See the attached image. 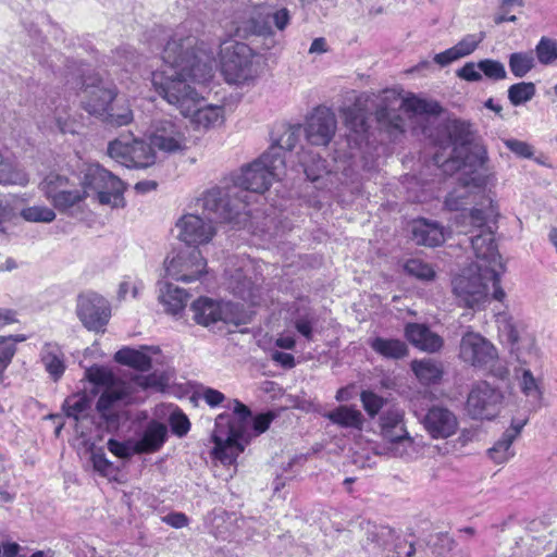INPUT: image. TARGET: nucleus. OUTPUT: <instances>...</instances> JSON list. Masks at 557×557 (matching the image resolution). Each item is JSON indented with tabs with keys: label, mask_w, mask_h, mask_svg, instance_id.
Wrapping results in <instances>:
<instances>
[{
	"label": "nucleus",
	"mask_w": 557,
	"mask_h": 557,
	"mask_svg": "<svg viewBox=\"0 0 557 557\" xmlns=\"http://www.w3.org/2000/svg\"><path fill=\"white\" fill-rule=\"evenodd\" d=\"M457 75L468 82H479L482 79V74L478 67V63L475 64L473 62L466 63L457 71Z\"/></svg>",
	"instance_id": "obj_60"
},
{
	"label": "nucleus",
	"mask_w": 557,
	"mask_h": 557,
	"mask_svg": "<svg viewBox=\"0 0 557 557\" xmlns=\"http://www.w3.org/2000/svg\"><path fill=\"white\" fill-rule=\"evenodd\" d=\"M252 271L250 261H246L240 269L231 275L228 287L234 295L238 296L245 302L256 305L259 298V287L251 281L248 273Z\"/></svg>",
	"instance_id": "obj_22"
},
{
	"label": "nucleus",
	"mask_w": 557,
	"mask_h": 557,
	"mask_svg": "<svg viewBox=\"0 0 557 557\" xmlns=\"http://www.w3.org/2000/svg\"><path fill=\"white\" fill-rule=\"evenodd\" d=\"M417 453L413 440L408 435H404L401 438H396L386 443L384 454L391 457L397 458H412Z\"/></svg>",
	"instance_id": "obj_39"
},
{
	"label": "nucleus",
	"mask_w": 557,
	"mask_h": 557,
	"mask_svg": "<svg viewBox=\"0 0 557 557\" xmlns=\"http://www.w3.org/2000/svg\"><path fill=\"white\" fill-rule=\"evenodd\" d=\"M168 440V428L164 423L152 420L147 423L139 438L135 442L137 454H151L161 449Z\"/></svg>",
	"instance_id": "obj_23"
},
{
	"label": "nucleus",
	"mask_w": 557,
	"mask_h": 557,
	"mask_svg": "<svg viewBox=\"0 0 557 557\" xmlns=\"http://www.w3.org/2000/svg\"><path fill=\"white\" fill-rule=\"evenodd\" d=\"M504 144L511 152L518 157L531 158L534 154L533 147L525 141L510 138L505 139Z\"/></svg>",
	"instance_id": "obj_56"
},
{
	"label": "nucleus",
	"mask_w": 557,
	"mask_h": 557,
	"mask_svg": "<svg viewBox=\"0 0 557 557\" xmlns=\"http://www.w3.org/2000/svg\"><path fill=\"white\" fill-rule=\"evenodd\" d=\"M360 398L364 410L370 417H374L384 405V399L370 391L362 392Z\"/></svg>",
	"instance_id": "obj_55"
},
{
	"label": "nucleus",
	"mask_w": 557,
	"mask_h": 557,
	"mask_svg": "<svg viewBox=\"0 0 557 557\" xmlns=\"http://www.w3.org/2000/svg\"><path fill=\"white\" fill-rule=\"evenodd\" d=\"M424 426L434 438H447L458 430L457 417L443 407L431 408L425 418Z\"/></svg>",
	"instance_id": "obj_20"
},
{
	"label": "nucleus",
	"mask_w": 557,
	"mask_h": 557,
	"mask_svg": "<svg viewBox=\"0 0 557 557\" xmlns=\"http://www.w3.org/2000/svg\"><path fill=\"white\" fill-rule=\"evenodd\" d=\"M275 346L286 350L294 349L296 346L295 336L289 332H283L277 335Z\"/></svg>",
	"instance_id": "obj_64"
},
{
	"label": "nucleus",
	"mask_w": 557,
	"mask_h": 557,
	"mask_svg": "<svg viewBox=\"0 0 557 557\" xmlns=\"http://www.w3.org/2000/svg\"><path fill=\"white\" fill-rule=\"evenodd\" d=\"M458 358L466 364L487 371L499 380L509 376L507 363L499 359L496 346L479 332L466 331L459 343Z\"/></svg>",
	"instance_id": "obj_8"
},
{
	"label": "nucleus",
	"mask_w": 557,
	"mask_h": 557,
	"mask_svg": "<svg viewBox=\"0 0 557 557\" xmlns=\"http://www.w3.org/2000/svg\"><path fill=\"white\" fill-rule=\"evenodd\" d=\"M91 462L95 471L108 479H115L117 469L109 461L101 450L92 451Z\"/></svg>",
	"instance_id": "obj_49"
},
{
	"label": "nucleus",
	"mask_w": 557,
	"mask_h": 557,
	"mask_svg": "<svg viewBox=\"0 0 557 557\" xmlns=\"http://www.w3.org/2000/svg\"><path fill=\"white\" fill-rule=\"evenodd\" d=\"M153 149L164 154L183 153L188 148V139L183 127L172 120H157L148 134Z\"/></svg>",
	"instance_id": "obj_14"
},
{
	"label": "nucleus",
	"mask_w": 557,
	"mask_h": 557,
	"mask_svg": "<svg viewBox=\"0 0 557 557\" xmlns=\"http://www.w3.org/2000/svg\"><path fill=\"white\" fill-rule=\"evenodd\" d=\"M134 120V113L129 101L124 97H117L109 104L102 121L113 127L129 125Z\"/></svg>",
	"instance_id": "obj_30"
},
{
	"label": "nucleus",
	"mask_w": 557,
	"mask_h": 557,
	"mask_svg": "<svg viewBox=\"0 0 557 557\" xmlns=\"http://www.w3.org/2000/svg\"><path fill=\"white\" fill-rule=\"evenodd\" d=\"M215 223L210 215L184 214L176 222L177 237L188 246L207 245L216 234Z\"/></svg>",
	"instance_id": "obj_15"
},
{
	"label": "nucleus",
	"mask_w": 557,
	"mask_h": 557,
	"mask_svg": "<svg viewBox=\"0 0 557 557\" xmlns=\"http://www.w3.org/2000/svg\"><path fill=\"white\" fill-rule=\"evenodd\" d=\"M499 216L492 198L482 208H473L462 216L461 232L479 233L471 238L476 261L463 269L451 281L453 294L460 306L483 309L491 299L504 302L507 295L500 285L505 263L498 252L494 234Z\"/></svg>",
	"instance_id": "obj_2"
},
{
	"label": "nucleus",
	"mask_w": 557,
	"mask_h": 557,
	"mask_svg": "<svg viewBox=\"0 0 557 557\" xmlns=\"http://www.w3.org/2000/svg\"><path fill=\"white\" fill-rule=\"evenodd\" d=\"M485 33L467 34L456 45L443 52L436 53L433 58L434 62L440 66H446L462 58L472 54L484 40Z\"/></svg>",
	"instance_id": "obj_21"
},
{
	"label": "nucleus",
	"mask_w": 557,
	"mask_h": 557,
	"mask_svg": "<svg viewBox=\"0 0 557 557\" xmlns=\"http://www.w3.org/2000/svg\"><path fill=\"white\" fill-rule=\"evenodd\" d=\"M284 174V158L276 150H270L242 169L235 184L246 190L261 194L269 189L274 180H280Z\"/></svg>",
	"instance_id": "obj_11"
},
{
	"label": "nucleus",
	"mask_w": 557,
	"mask_h": 557,
	"mask_svg": "<svg viewBox=\"0 0 557 557\" xmlns=\"http://www.w3.org/2000/svg\"><path fill=\"white\" fill-rule=\"evenodd\" d=\"M213 78L212 51L195 37H173L162 52L160 69L151 74L154 91L188 121L195 131H209L225 121V107L202 96Z\"/></svg>",
	"instance_id": "obj_1"
},
{
	"label": "nucleus",
	"mask_w": 557,
	"mask_h": 557,
	"mask_svg": "<svg viewBox=\"0 0 557 557\" xmlns=\"http://www.w3.org/2000/svg\"><path fill=\"white\" fill-rule=\"evenodd\" d=\"M143 288L144 284L141 281L135 277L126 276L120 283L119 297L121 299H126L129 296L132 298H136Z\"/></svg>",
	"instance_id": "obj_54"
},
{
	"label": "nucleus",
	"mask_w": 557,
	"mask_h": 557,
	"mask_svg": "<svg viewBox=\"0 0 557 557\" xmlns=\"http://www.w3.org/2000/svg\"><path fill=\"white\" fill-rule=\"evenodd\" d=\"M336 127L334 112L327 108H317L308 117L304 132L310 145L326 146L334 137Z\"/></svg>",
	"instance_id": "obj_17"
},
{
	"label": "nucleus",
	"mask_w": 557,
	"mask_h": 557,
	"mask_svg": "<svg viewBox=\"0 0 557 557\" xmlns=\"http://www.w3.org/2000/svg\"><path fill=\"white\" fill-rule=\"evenodd\" d=\"M534 51L540 64L552 65L557 61V40L543 36L536 44Z\"/></svg>",
	"instance_id": "obj_41"
},
{
	"label": "nucleus",
	"mask_w": 557,
	"mask_h": 557,
	"mask_svg": "<svg viewBox=\"0 0 557 557\" xmlns=\"http://www.w3.org/2000/svg\"><path fill=\"white\" fill-rule=\"evenodd\" d=\"M324 417L334 424L346 429L361 430L364 423L361 411L351 406H339L324 413Z\"/></svg>",
	"instance_id": "obj_32"
},
{
	"label": "nucleus",
	"mask_w": 557,
	"mask_h": 557,
	"mask_svg": "<svg viewBox=\"0 0 557 557\" xmlns=\"http://www.w3.org/2000/svg\"><path fill=\"white\" fill-rule=\"evenodd\" d=\"M404 413L398 409H391L385 411L380 418L381 435L386 443L396 438H401L408 434L404 423Z\"/></svg>",
	"instance_id": "obj_31"
},
{
	"label": "nucleus",
	"mask_w": 557,
	"mask_h": 557,
	"mask_svg": "<svg viewBox=\"0 0 557 557\" xmlns=\"http://www.w3.org/2000/svg\"><path fill=\"white\" fill-rule=\"evenodd\" d=\"M412 237L418 245L434 247L445 240V233L438 224L419 220L412 225Z\"/></svg>",
	"instance_id": "obj_28"
},
{
	"label": "nucleus",
	"mask_w": 557,
	"mask_h": 557,
	"mask_svg": "<svg viewBox=\"0 0 557 557\" xmlns=\"http://www.w3.org/2000/svg\"><path fill=\"white\" fill-rule=\"evenodd\" d=\"M169 422L173 434L178 437H183L189 432L190 422L178 409H175L170 413Z\"/></svg>",
	"instance_id": "obj_53"
},
{
	"label": "nucleus",
	"mask_w": 557,
	"mask_h": 557,
	"mask_svg": "<svg viewBox=\"0 0 557 557\" xmlns=\"http://www.w3.org/2000/svg\"><path fill=\"white\" fill-rule=\"evenodd\" d=\"M158 299L168 314L181 317L189 300V294L172 283L161 282Z\"/></svg>",
	"instance_id": "obj_24"
},
{
	"label": "nucleus",
	"mask_w": 557,
	"mask_h": 557,
	"mask_svg": "<svg viewBox=\"0 0 557 557\" xmlns=\"http://www.w3.org/2000/svg\"><path fill=\"white\" fill-rule=\"evenodd\" d=\"M75 180L59 173H49L39 184V189L52 206L60 212L77 206L91 193L102 206L112 209L124 208L126 205L124 191L126 186L122 180L99 164H88Z\"/></svg>",
	"instance_id": "obj_4"
},
{
	"label": "nucleus",
	"mask_w": 557,
	"mask_h": 557,
	"mask_svg": "<svg viewBox=\"0 0 557 557\" xmlns=\"http://www.w3.org/2000/svg\"><path fill=\"white\" fill-rule=\"evenodd\" d=\"M221 73L227 84L249 85L259 76L258 55L252 49L237 41H225L220 50Z\"/></svg>",
	"instance_id": "obj_9"
},
{
	"label": "nucleus",
	"mask_w": 557,
	"mask_h": 557,
	"mask_svg": "<svg viewBox=\"0 0 557 557\" xmlns=\"http://www.w3.org/2000/svg\"><path fill=\"white\" fill-rule=\"evenodd\" d=\"M271 358L274 362L278 363L283 368L292 369L295 367L294 356L288 352L275 350L272 352Z\"/></svg>",
	"instance_id": "obj_62"
},
{
	"label": "nucleus",
	"mask_w": 557,
	"mask_h": 557,
	"mask_svg": "<svg viewBox=\"0 0 557 557\" xmlns=\"http://www.w3.org/2000/svg\"><path fill=\"white\" fill-rule=\"evenodd\" d=\"M108 449L119 458H128L137 454L135 451V442L121 443L115 440H109Z\"/></svg>",
	"instance_id": "obj_57"
},
{
	"label": "nucleus",
	"mask_w": 557,
	"mask_h": 557,
	"mask_svg": "<svg viewBox=\"0 0 557 557\" xmlns=\"http://www.w3.org/2000/svg\"><path fill=\"white\" fill-rule=\"evenodd\" d=\"M405 333L408 341L421 350L435 352L443 346L442 337L423 324H408Z\"/></svg>",
	"instance_id": "obj_27"
},
{
	"label": "nucleus",
	"mask_w": 557,
	"mask_h": 557,
	"mask_svg": "<svg viewBox=\"0 0 557 557\" xmlns=\"http://www.w3.org/2000/svg\"><path fill=\"white\" fill-rule=\"evenodd\" d=\"M227 408L230 412H223L215 419L211 456L223 465H233L252 436L269 429L273 414L261 413L251 419L249 408L237 399L230 401Z\"/></svg>",
	"instance_id": "obj_7"
},
{
	"label": "nucleus",
	"mask_w": 557,
	"mask_h": 557,
	"mask_svg": "<svg viewBox=\"0 0 557 557\" xmlns=\"http://www.w3.org/2000/svg\"><path fill=\"white\" fill-rule=\"evenodd\" d=\"M41 361L48 373L58 380L65 370L64 354L57 344H46L41 350Z\"/></svg>",
	"instance_id": "obj_34"
},
{
	"label": "nucleus",
	"mask_w": 557,
	"mask_h": 557,
	"mask_svg": "<svg viewBox=\"0 0 557 557\" xmlns=\"http://www.w3.org/2000/svg\"><path fill=\"white\" fill-rule=\"evenodd\" d=\"M154 347H140L139 349L124 347L115 352L114 360L123 366L146 371L151 367L152 356L158 355Z\"/></svg>",
	"instance_id": "obj_26"
},
{
	"label": "nucleus",
	"mask_w": 557,
	"mask_h": 557,
	"mask_svg": "<svg viewBox=\"0 0 557 557\" xmlns=\"http://www.w3.org/2000/svg\"><path fill=\"white\" fill-rule=\"evenodd\" d=\"M86 379L98 386H103L97 410L107 422V429L115 430L123 413V408L144 399L148 389L161 391L168 383L164 374H138L128 380L115 377L106 367L94 366L85 371Z\"/></svg>",
	"instance_id": "obj_6"
},
{
	"label": "nucleus",
	"mask_w": 557,
	"mask_h": 557,
	"mask_svg": "<svg viewBox=\"0 0 557 557\" xmlns=\"http://www.w3.org/2000/svg\"><path fill=\"white\" fill-rule=\"evenodd\" d=\"M272 20L278 30H284L290 21V15L287 9H280L272 14Z\"/></svg>",
	"instance_id": "obj_63"
},
{
	"label": "nucleus",
	"mask_w": 557,
	"mask_h": 557,
	"mask_svg": "<svg viewBox=\"0 0 557 557\" xmlns=\"http://www.w3.org/2000/svg\"><path fill=\"white\" fill-rule=\"evenodd\" d=\"M194 320L203 326H210L219 321L231 324H242L246 321L243 305L231 301H215L208 297H200L191 304Z\"/></svg>",
	"instance_id": "obj_13"
},
{
	"label": "nucleus",
	"mask_w": 557,
	"mask_h": 557,
	"mask_svg": "<svg viewBox=\"0 0 557 557\" xmlns=\"http://www.w3.org/2000/svg\"><path fill=\"white\" fill-rule=\"evenodd\" d=\"M107 153L116 163L131 170H146L158 161L150 140L136 137L133 133L122 134L109 141Z\"/></svg>",
	"instance_id": "obj_10"
},
{
	"label": "nucleus",
	"mask_w": 557,
	"mask_h": 557,
	"mask_svg": "<svg viewBox=\"0 0 557 557\" xmlns=\"http://www.w3.org/2000/svg\"><path fill=\"white\" fill-rule=\"evenodd\" d=\"M89 408V400L84 395H73L65 399L63 409L67 417L75 420L82 418Z\"/></svg>",
	"instance_id": "obj_46"
},
{
	"label": "nucleus",
	"mask_w": 557,
	"mask_h": 557,
	"mask_svg": "<svg viewBox=\"0 0 557 557\" xmlns=\"http://www.w3.org/2000/svg\"><path fill=\"white\" fill-rule=\"evenodd\" d=\"M26 199L23 195H0V223L11 221L16 216V210Z\"/></svg>",
	"instance_id": "obj_44"
},
{
	"label": "nucleus",
	"mask_w": 557,
	"mask_h": 557,
	"mask_svg": "<svg viewBox=\"0 0 557 557\" xmlns=\"http://www.w3.org/2000/svg\"><path fill=\"white\" fill-rule=\"evenodd\" d=\"M77 314L83 324L91 331H100L108 323V301L97 294H85L78 298Z\"/></svg>",
	"instance_id": "obj_18"
},
{
	"label": "nucleus",
	"mask_w": 557,
	"mask_h": 557,
	"mask_svg": "<svg viewBox=\"0 0 557 557\" xmlns=\"http://www.w3.org/2000/svg\"><path fill=\"white\" fill-rule=\"evenodd\" d=\"M478 67L484 76L492 81H502L507 77L505 65L492 59H485L478 62Z\"/></svg>",
	"instance_id": "obj_47"
},
{
	"label": "nucleus",
	"mask_w": 557,
	"mask_h": 557,
	"mask_svg": "<svg viewBox=\"0 0 557 557\" xmlns=\"http://www.w3.org/2000/svg\"><path fill=\"white\" fill-rule=\"evenodd\" d=\"M369 104L375 107L374 115L377 123L388 131L403 129L404 121L400 111L434 123L442 110L436 101L414 95L403 96L396 88L385 89L377 95L361 94L352 106L342 110L346 126L358 136L367 131Z\"/></svg>",
	"instance_id": "obj_5"
},
{
	"label": "nucleus",
	"mask_w": 557,
	"mask_h": 557,
	"mask_svg": "<svg viewBox=\"0 0 557 557\" xmlns=\"http://www.w3.org/2000/svg\"><path fill=\"white\" fill-rule=\"evenodd\" d=\"M371 348L384 358L399 359L407 355V346L400 339L375 337L369 342Z\"/></svg>",
	"instance_id": "obj_35"
},
{
	"label": "nucleus",
	"mask_w": 557,
	"mask_h": 557,
	"mask_svg": "<svg viewBox=\"0 0 557 557\" xmlns=\"http://www.w3.org/2000/svg\"><path fill=\"white\" fill-rule=\"evenodd\" d=\"M115 88L107 86L102 81L88 84L84 90L83 108L90 114L102 120L109 104L115 99Z\"/></svg>",
	"instance_id": "obj_19"
},
{
	"label": "nucleus",
	"mask_w": 557,
	"mask_h": 557,
	"mask_svg": "<svg viewBox=\"0 0 557 557\" xmlns=\"http://www.w3.org/2000/svg\"><path fill=\"white\" fill-rule=\"evenodd\" d=\"M301 135V128L298 126L288 127L285 129V132L282 134V136L278 139V147L272 148L271 150H276L284 159L285 157L281 153L282 149L285 150H293Z\"/></svg>",
	"instance_id": "obj_52"
},
{
	"label": "nucleus",
	"mask_w": 557,
	"mask_h": 557,
	"mask_svg": "<svg viewBox=\"0 0 557 557\" xmlns=\"http://www.w3.org/2000/svg\"><path fill=\"white\" fill-rule=\"evenodd\" d=\"M404 269L408 275L422 282H431L436 277V272L433 267L421 259L408 260L405 263Z\"/></svg>",
	"instance_id": "obj_43"
},
{
	"label": "nucleus",
	"mask_w": 557,
	"mask_h": 557,
	"mask_svg": "<svg viewBox=\"0 0 557 557\" xmlns=\"http://www.w3.org/2000/svg\"><path fill=\"white\" fill-rule=\"evenodd\" d=\"M535 85L531 82H521L508 88V99L513 106L530 101L535 95Z\"/></svg>",
	"instance_id": "obj_45"
},
{
	"label": "nucleus",
	"mask_w": 557,
	"mask_h": 557,
	"mask_svg": "<svg viewBox=\"0 0 557 557\" xmlns=\"http://www.w3.org/2000/svg\"><path fill=\"white\" fill-rule=\"evenodd\" d=\"M25 339L24 335L0 336V379L15 356L16 344Z\"/></svg>",
	"instance_id": "obj_38"
},
{
	"label": "nucleus",
	"mask_w": 557,
	"mask_h": 557,
	"mask_svg": "<svg viewBox=\"0 0 557 557\" xmlns=\"http://www.w3.org/2000/svg\"><path fill=\"white\" fill-rule=\"evenodd\" d=\"M524 422L511 423L500 438L487 450L490 459L496 465L507 463L515 456L513 442L520 435Z\"/></svg>",
	"instance_id": "obj_25"
},
{
	"label": "nucleus",
	"mask_w": 557,
	"mask_h": 557,
	"mask_svg": "<svg viewBox=\"0 0 557 557\" xmlns=\"http://www.w3.org/2000/svg\"><path fill=\"white\" fill-rule=\"evenodd\" d=\"M505 400L504 393L486 381L474 383L466 401L467 413L476 420H493L502 411Z\"/></svg>",
	"instance_id": "obj_12"
},
{
	"label": "nucleus",
	"mask_w": 557,
	"mask_h": 557,
	"mask_svg": "<svg viewBox=\"0 0 557 557\" xmlns=\"http://www.w3.org/2000/svg\"><path fill=\"white\" fill-rule=\"evenodd\" d=\"M201 397L210 407H216L225 399V396L220 391L210 387L202 391Z\"/></svg>",
	"instance_id": "obj_61"
},
{
	"label": "nucleus",
	"mask_w": 557,
	"mask_h": 557,
	"mask_svg": "<svg viewBox=\"0 0 557 557\" xmlns=\"http://www.w3.org/2000/svg\"><path fill=\"white\" fill-rule=\"evenodd\" d=\"M29 183L26 171L9 157L0 153V185H15L25 187Z\"/></svg>",
	"instance_id": "obj_33"
},
{
	"label": "nucleus",
	"mask_w": 557,
	"mask_h": 557,
	"mask_svg": "<svg viewBox=\"0 0 557 557\" xmlns=\"http://www.w3.org/2000/svg\"><path fill=\"white\" fill-rule=\"evenodd\" d=\"M313 325L314 319L308 314L298 317L294 321V327L307 341H311L313 338Z\"/></svg>",
	"instance_id": "obj_58"
},
{
	"label": "nucleus",
	"mask_w": 557,
	"mask_h": 557,
	"mask_svg": "<svg viewBox=\"0 0 557 557\" xmlns=\"http://www.w3.org/2000/svg\"><path fill=\"white\" fill-rule=\"evenodd\" d=\"M498 332L507 337L508 342L515 343L518 339V330L513 318L508 312L498 313L496 317Z\"/></svg>",
	"instance_id": "obj_50"
},
{
	"label": "nucleus",
	"mask_w": 557,
	"mask_h": 557,
	"mask_svg": "<svg viewBox=\"0 0 557 557\" xmlns=\"http://www.w3.org/2000/svg\"><path fill=\"white\" fill-rule=\"evenodd\" d=\"M411 369L419 382L424 385L438 382L443 374L441 364L432 359L413 360Z\"/></svg>",
	"instance_id": "obj_36"
},
{
	"label": "nucleus",
	"mask_w": 557,
	"mask_h": 557,
	"mask_svg": "<svg viewBox=\"0 0 557 557\" xmlns=\"http://www.w3.org/2000/svg\"><path fill=\"white\" fill-rule=\"evenodd\" d=\"M509 69L516 77H524L535 65L532 52H515L509 55Z\"/></svg>",
	"instance_id": "obj_42"
},
{
	"label": "nucleus",
	"mask_w": 557,
	"mask_h": 557,
	"mask_svg": "<svg viewBox=\"0 0 557 557\" xmlns=\"http://www.w3.org/2000/svg\"><path fill=\"white\" fill-rule=\"evenodd\" d=\"M249 30L252 34L260 35V36H271L273 34L270 24L260 14H258L257 16H253L250 20Z\"/></svg>",
	"instance_id": "obj_59"
},
{
	"label": "nucleus",
	"mask_w": 557,
	"mask_h": 557,
	"mask_svg": "<svg viewBox=\"0 0 557 557\" xmlns=\"http://www.w3.org/2000/svg\"><path fill=\"white\" fill-rule=\"evenodd\" d=\"M57 128L63 134H74L78 129V122L65 110L57 109L54 112Z\"/></svg>",
	"instance_id": "obj_51"
},
{
	"label": "nucleus",
	"mask_w": 557,
	"mask_h": 557,
	"mask_svg": "<svg viewBox=\"0 0 557 557\" xmlns=\"http://www.w3.org/2000/svg\"><path fill=\"white\" fill-rule=\"evenodd\" d=\"M436 145L441 152L434 156V162L445 173L457 171L461 184L449 193L445 206L449 210H460L468 205L473 190H484L493 185L495 176L487 166V152L470 138L468 125L457 120L438 123Z\"/></svg>",
	"instance_id": "obj_3"
},
{
	"label": "nucleus",
	"mask_w": 557,
	"mask_h": 557,
	"mask_svg": "<svg viewBox=\"0 0 557 557\" xmlns=\"http://www.w3.org/2000/svg\"><path fill=\"white\" fill-rule=\"evenodd\" d=\"M521 393L533 400H540L543 396L542 383L536 379L530 369H521V374L517 376Z\"/></svg>",
	"instance_id": "obj_37"
},
{
	"label": "nucleus",
	"mask_w": 557,
	"mask_h": 557,
	"mask_svg": "<svg viewBox=\"0 0 557 557\" xmlns=\"http://www.w3.org/2000/svg\"><path fill=\"white\" fill-rule=\"evenodd\" d=\"M20 216L30 223H51L55 220L57 214L54 210L48 206L35 205L22 208Z\"/></svg>",
	"instance_id": "obj_40"
},
{
	"label": "nucleus",
	"mask_w": 557,
	"mask_h": 557,
	"mask_svg": "<svg viewBox=\"0 0 557 557\" xmlns=\"http://www.w3.org/2000/svg\"><path fill=\"white\" fill-rule=\"evenodd\" d=\"M164 269L168 276L183 283H191L206 273L207 261L198 250L178 252L166 258Z\"/></svg>",
	"instance_id": "obj_16"
},
{
	"label": "nucleus",
	"mask_w": 557,
	"mask_h": 557,
	"mask_svg": "<svg viewBox=\"0 0 557 557\" xmlns=\"http://www.w3.org/2000/svg\"><path fill=\"white\" fill-rule=\"evenodd\" d=\"M202 208L208 211L209 214H214L215 222L218 220L223 221H233L235 220V214H233L232 209L227 208V203H224L223 191L222 189L214 187L207 190L202 198Z\"/></svg>",
	"instance_id": "obj_29"
},
{
	"label": "nucleus",
	"mask_w": 557,
	"mask_h": 557,
	"mask_svg": "<svg viewBox=\"0 0 557 557\" xmlns=\"http://www.w3.org/2000/svg\"><path fill=\"white\" fill-rule=\"evenodd\" d=\"M304 172L308 180L317 182L324 175L331 176L332 173L326 170L325 161L320 158L312 157L310 160H302Z\"/></svg>",
	"instance_id": "obj_48"
}]
</instances>
